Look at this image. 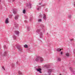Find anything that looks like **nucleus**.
Returning <instances> with one entry per match:
<instances>
[{
	"label": "nucleus",
	"mask_w": 75,
	"mask_h": 75,
	"mask_svg": "<svg viewBox=\"0 0 75 75\" xmlns=\"http://www.w3.org/2000/svg\"><path fill=\"white\" fill-rule=\"evenodd\" d=\"M36 69L37 70V71L39 72L40 73H42V72L41 71V68H40V67H38V68Z\"/></svg>",
	"instance_id": "1"
},
{
	"label": "nucleus",
	"mask_w": 75,
	"mask_h": 75,
	"mask_svg": "<svg viewBox=\"0 0 75 75\" xmlns=\"http://www.w3.org/2000/svg\"><path fill=\"white\" fill-rule=\"evenodd\" d=\"M26 6L27 7H28L29 8H31V5L30 3L27 4Z\"/></svg>",
	"instance_id": "2"
},
{
	"label": "nucleus",
	"mask_w": 75,
	"mask_h": 75,
	"mask_svg": "<svg viewBox=\"0 0 75 75\" xmlns=\"http://www.w3.org/2000/svg\"><path fill=\"white\" fill-rule=\"evenodd\" d=\"M6 24H8V18H6L5 21Z\"/></svg>",
	"instance_id": "3"
},
{
	"label": "nucleus",
	"mask_w": 75,
	"mask_h": 75,
	"mask_svg": "<svg viewBox=\"0 0 75 75\" xmlns=\"http://www.w3.org/2000/svg\"><path fill=\"white\" fill-rule=\"evenodd\" d=\"M52 72V69H48V73H49V74L50 75L51 74V72Z\"/></svg>",
	"instance_id": "4"
},
{
	"label": "nucleus",
	"mask_w": 75,
	"mask_h": 75,
	"mask_svg": "<svg viewBox=\"0 0 75 75\" xmlns=\"http://www.w3.org/2000/svg\"><path fill=\"white\" fill-rule=\"evenodd\" d=\"M40 56L38 57H37V58L36 59V61H38V60L40 59Z\"/></svg>",
	"instance_id": "5"
},
{
	"label": "nucleus",
	"mask_w": 75,
	"mask_h": 75,
	"mask_svg": "<svg viewBox=\"0 0 75 75\" xmlns=\"http://www.w3.org/2000/svg\"><path fill=\"white\" fill-rule=\"evenodd\" d=\"M18 15H17L15 16V20H18Z\"/></svg>",
	"instance_id": "6"
},
{
	"label": "nucleus",
	"mask_w": 75,
	"mask_h": 75,
	"mask_svg": "<svg viewBox=\"0 0 75 75\" xmlns=\"http://www.w3.org/2000/svg\"><path fill=\"white\" fill-rule=\"evenodd\" d=\"M15 34H16L17 35H18L19 34V32L18 31L16 30L15 31Z\"/></svg>",
	"instance_id": "7"
},
{
	"label": "nucleus",
	"mask_w": 75,
	"mask_h": 75,
	"mask_svg": "<svg viewBox=\"0 0 75 75\" xmlns=\"http://www.w3.org/2000/svg\"><path fill=\"white\" fill-rule=\"evenodd\" d=\"M43 18L44 20H46V15H45V14H44Z\"/></svg>",
	"instance_id": "8"
},
{
	"label": "nucleus",
	"mask_w": 75,
	"mask_h": 75,
	"mask_svg": "<svg viewBox=\"0 0 75 75\" xmlns=\"http://www.w3.org/2000/svg\"><path fill=\"white\" fill-rule=\"evenodd\" d=\"M66 55L67 56V57H69V54L68 53H66Z\"/></svg>",
	"instance_id": "9"
},
{
	"label": "nucleus",
	"mask_w": 75,
	"mask_h": 75,
	"mask_svg": "<svg viewBox=\"0 0 75 75\" xmlns=\"http://www.w3.org/2000/svg\"><path fill=\"white\" fill-rule=\"evenodd\" d=\"M24 47L26 48H28V45H24Z\"/></svg>",
	"instance_id": "10"
},
{
	"label": "nucleus",
	"mask_w": 75,
	"mask_h": 75,
	"mask_svg": "<svg viewBox=\"0 0 75 75\" xmlns=\"http://www.w3.org/2000/svg\"><path fill=\"white\" fill-rule=\"evenodd\" d=\"M40 59L41 61H43V58H42V57H40Z\"/></svg>",
	"instance_id": "11"
},
{
	"label": "nucleus",
	"mask_w": 75,
	"mask_h": 75,
	"mask_svg": "<svg viewBox=\"0 0 75 75\" xmlns=\"http://www.w3.org/2000/svg\"><path fill=\"white\" fill-rule=\"evenodd\" d=\"M57 51H61V49L59 48H58L57 49Z\"/></svg>",
	"instance_id": "12"
},
{
	"label": "nucleus",
	"mask_w": 75,
	"mask_h": 75,
	"mask_svg": "<svg viewBox=\"0 0 75 75\" xmlns=\"http://www.w3.org/2000/svg\"><path fill=\"white\" fill-rule=\"evenodd\" d=\"M61 59L60 58H58L57 59V61H61Z\"/></svg>",
	"instance_id": "13"
},
{
	"label": "nucleus",
	"mask_w": 75,
	"mask_h": 75,
	"mask_svg": "<svg viewBox=\"0 0 75 75\" xmlns=\"http://www.w3.org/2000/svg\"><path fill=\"white\" fill-rule=\"evenodd\" d=\"M41 21H42V20L41 19H39L38 20V22H40Z\"/></svg>",
	"instance_id": "14"
},
{
	"label": "nucleus",
	"mask_w": 75,
	"mask_h": 75,
	"mask_svg": "<svg viewBox=\"0 0 75 75\" xmlns=\"http://www.w3.org/2000/svg\"><path fill=\"white\" fill-rule=\"evenodd\" d=\"M23 13L24 14H25V10H23Z\"/></svg>",
	"instance_id": "15"
},
{
	"label": "nucleus",
	"mask_w": 75,
	"mask_h": 75,
	"mask_svg": "<svg viewBox=\"0 0 75 75\" xmlns=\"http://www.w3.org/2000/svg\"><path fill=\"white\" fill-rule=\"evenodd\" d=\"M13 13H14V14H16L17 13V12L16 11H13Z\"/></svg>",
	"instance_id": "16"
},
{
	"label": "nucleus",
	"mask_w": 75,
	"mask_h": 75,
	"mask_svg": "<svg viewBox=\"0 0 75 75\" xmlns=\"http://www.w3.org/2000/svg\"><path fill=\"white\" fill-rule=\"evenodd\" d=\"M2 68H3V69L4 70H5V68H4V67H2Z\"/></svg>",
	"instance_id": "17"
},
{
	"label": "nucleus",
	"mask_w": 75,
	"mask_h": 75,
	"mask_svg": "<svg viewBox=\"0 0 75 75\" xmlns=\"http://www.w3.org/2000/svg\"><path fill=\"white\" fill-rule=\"evenodd\" d=\"M62 54H63V53L62 52H61V55H62Z\"/></svg>",
	"instance_id": "18"
},
{
	"label": "nucleus",
	"mask_w": 75,
	"mask_h": 75,
	"mask_svg": "<svg viewBox=\"0 0 75 75\" xmlns=\"http://www.w3.org/2000/svg\"><path fill=\"white\" fill-rule=\"evenodd\" d=\"M39 16L40 17H42V15L41 14H40V15H39Z\"/></svg>",
	"instance_id": "19"
},
{
	"label": "nucleus",
	"mask_w": 75,
	"mask_h": 75,
	"mask_svg": "<svg viewBox=\"0 0 75 75\" xmlns=\"http://www.w3.org/2000/svg\"><path fill=\"white\" fill-rule=\"evenodd\" d=\"M72 40H73V39H71V41H72Z\"/></svg>",
	"instance_id": "20"
},
{
	"label": "nucleus",
	"mask_w": 75,
	"mask_h": 75,
	"mask_svg": "<svg viewBox=\"0 0 75 75\" xmlns=\"http://www.w3.org/2000/svg\"><path fill=\"white\" fill-rule=\"evenodd\" d=\"M70 69H72V68H71V67H70Z\"/></svg>",
	"instance_id": "21"
},
{
	"label": "nucleus",
	"mask_w": 75,
	"mask_h": 75,
	"mask_svg": "<svg viewBox=\"0 0 75 75\" xmlns=\"http://www.w3.org/2000/svg\"><path fill=\"white\" fill-rule=\"evenodd\" d=\"M19 74H21L20 73H19Z\"/></svg>",
	"instance_id": "22"
},
{
	"label": "nucleus",
	"mask_w": 75,
	"mask_h": 75,
	"mask_svg": "<svg viewBox=\"0 0 75 75\" xmlns=\"http://www.w3.org/2000/svg\"><path fill=\"white\" fill-rule=\"evenodd\" d=\"M40 4V5H41V4Z\"/></svg>",
	"instance_id": "23"
},
{
	"label": "nucleus",
	"mask_w": 75,
	"mask_h": 75,
	"mask_svg": "<svg viewBox=\"0 0 75 75\" xmlns=\"http://www.w3.org/2000/svg\"><path fill=\"white\" fill-rule=\"evenodd\" d=\"M39 8H38V10H39Z\"/></svg>",
	"instance_id": "24"
},
{
	"label": "nucleus",
	"mask_w": 75,
	"mask_h": 75,
	"mask_svg": "<svg viewBox=\"0 0 75 75\" xmlns=\"http://www.w3.org/2000/svg\"><path fill=\"white\" fill-rule=\"evenodd\" d=\"M6 52H5V53H6Z\"/></svg>",
	"instance_id": "25"
},
{
	"label": "nucleus",
	"mask_w": 75,
	"mask_h": 75,
	"mask_svg": "<svg viewBox=\"0 0 75 75\" xmlns=\"http://www.w3.org/2000/svg\"><path fill=\"white\" fill-rule=\"evenodd\" d=\"M1 1V0H0V2Z\"/></svg>",
	"instance_id": "26"
},
{
	"label": "nucleus",
	"mask_w": 75,
	"mask_h": 75,
	"mask_svg": "<svg viewBox=\"0 0 75 75\" xmlns=\"http://www.w3.org/2000/svg\"><path fill=\"white\" fill-rule=\"evenodd\" d=\"M74 6H75V4H74Z\"/></svg>",
	"instance_id": "27"
}]
</instances>
